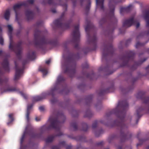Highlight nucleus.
I'll return each mask as SVG.
<instances>
[{"label":"nucleus","instance_id":"f257e3e1","mask_svg":"<svg viewBox=\"0 0 149 149\" xmlns=\"http://www.w3.org/2000/svg\"><path fill=\"white\" fill-rule=\"evenodd\" d=\"M128 107V104L127 100L119 102L115 109L112 110L106 113L105 117L107 118L113 114L117 116L119 121L116 120L114 122V126H117L120 131L121 137V141L124 142L130 139L132 136L131 133L128 131L127 124H125V113Z\"/></svg>","mask_w":149,"mask_h":149},{"label":"nucleus","instance_id":"f03ea898","mask_svg":"<svg viewBox=\"0 0 149 149\" xmlns=\"http://www.w3.org/2000/svg\"><path fill=\"white\" fill-rule=\"evenodd\" d=\"M65 117L62 113L58 114L56 117H51L49 119L50 125L47 127L46 125L42 127L40 129L41 134L33 133L31 136L33 138H40L44 132L52 128L58 132L56 135H52L49 136L46 140V143L52 142L56 136H60L63 135V133L60 131L61 124L64 122L65 120Z\"/></svg>","mask_w":149,"mask_h":149},{"label":"nucleus","instance_id":"7ed1b4c3","mask_svg":"<svg viewBox=\"0 0 149 149\" xmlns=\"http://www.w3.org/2000/svg\"><path fill=\"white\" fill-rule=\"evenodd\" d=\"M124 0H110L109 4L110 9L109 13L106 14L105 17L102 18L99 22V24L101 25L104 24H108L107 31L109 34L112 33L117 22V20L114 15L115 6Z\"/></svg>","mask_w":149,"mask_h":149},{"label":"nucleus","instance_id":"20e7f679","mask_svg":"<svg viewBox=\"0 0 149 149\" xmlns=\"http://www.w3.org/2000/svg\"><path fill=\"white\" fill-rule=\"evenodd\" d=\"M34 43L36 47L43 49L47 44L53 47L56 46L58 45V42L56 38L53 40L46 39L43 32L36 29L34 31Z\"/></svg>","mask_w":149,"mask_h":149},{"label":"nucleus","instance_id":"39448f33","mask_svg":"<svg viewBox=\"0 0 149 149\" xmlns=\"http://www.w3.org/2000/svg\"><path fill=\"white\" fill-rule=\"evenodd\" d=\"M80 58V54H70L65 59L64 65V73L71 78L73 77L76 72V62Z\"/></svg>","mask_w":149,"mask_h":149},{"label":"nucleus","instance_id":"423d86ee","mask_svg":"<svg viewBox=\"0 0 149 149\" xmlns=\"http://www.w3.org/2000/svg\"><path fill=\"white\" fill-rule=\"evenodd\" d=\"M34 0H27L19 4H17L14 6L13 9L15 13L16 19L18 20L19 16L21 11V8L22 6H24L25 9V14L27 20L32 19L34 16L33 12L31 10L30 4H33Z\"/></svg>","mask_w":149,"mask_h":149},{"label":"nucleus","instance_id":"0eeeda50","mask_svg":"<svg viewBox=\"0 0 149 149\" xmlns=\"http://www.w3.org/2000/svg\"><path fill=\"white\" fill-rule=\"evenodd\" d=\"M94 27L93 25L89 22L85 28V30L87 33V42L88 44L90 45L91 47L90 48L86 49L87 52H84L85 54L91 50H95L97 48V38L95 33H91V30H94Z\"/></svg>","mask_w":149,"mask_h":149},{"label":"nucleus","instance_id":"6e6552de","mask_svg":"<svg viewBox=\"0 0 149 149\" xmlns=\"http://www.w3.org/2000/svg\"><path fill=\"white\" fill-rule=\"evenodd\" d=\"M62 6L65 8V10L62 13L59 18L55 20L54 22V23L57 27L63 29H66L69 28L72 21L70 20L67 23H64L66 19L65 15L67 10V5L66 3H64L62 5Z\"/></svg>","mask_w":149,"mask_h":149},{"label":"nucleus","instance_id":"1a4fd4ad","mask_svg":"<svg viewBox=\"0 0 149 149\" xmlns=\"http://www.w3.org/2000/svg\"><path fill=\"white\" fill-rule=\"evenodd\" d=\"M115 51V50L111 42H108L104 45L102 53V61H107L109 58L113 55Z\"/></svg>","mask_w":149,"mask_h":149},{"label":"nucleus","instance_id":"9d476101","mask_svg":"<svg viewBox=\"0 0 149 149\" xmlns=\"http://www.w3.org/2000/svg\"><path fill=\"white\" fill-rule=\"evenodd\" d=\"M135 53L134 51H127L125 54L121 58V60L123 61L121 64V67L128 66V63L130 61H133Z\"/></svg>","mask_w":149,"mask_h":149},{"label":"nucleus","instance_id":"9b49d317","mask_svg":"<svg viewBox=\"0 0 149 149\" xmlns=\"http://www.w3.org/2000/svg\"><path fill=\"white\" fill-rule=\"evenodd\" d=\"M79 25L77 24L74 27V30L72 33L73 37V40L75 44L74 47L77 49H79L78 44L80 41V34L79 31Z\"/></svg>","mask_w":149,"mask_h":149},{"label":"nucleus","instance_id":"f8f14e48","mask_svg":"<svg viewBox=\"0 0 149 149\" xmlns=\"http://www.w3.org/2000/svg\"><path fill=\"white\" fill-rule=\"evenodd\" d=\"M57 90V86H55L49 92L43 93L41 96H37L33 97V102L41 101L45 99L48 95H51L53 96L55 92Z\"/></svg>","mask_w":149,"mask_h":149},{"label":"nucleus","instance_id":"ddd939ff","mask_svg":"<svg viewBox=\"0 0 149 149\" xmlns=\"http://www.w3.org/2000/svg\"><path fill=\"white\" fill-rule=\"evenodd\" d=\"M27 61H24L22 63V66L20 68L18 66L16 61H15V73L14 77V80L16 81L19 79L21 75L23 73L25 65L27 63Z\"/></svg>","mask_w":149,"mask_h":149},{"label":"nucleus","instance_id":"4468645a","mask_svg":"<svg viewBox=\"0 0 149 149\" xmlns=\"http://www.w3.org/2000/svg\"><path fill=\"white\" fill-rule=\"evenodd\" d=\"M135 24H136V28H138L140 26L139 23L137 22L136 20H134L133 17H131L128 19L125 20L123 22V26L129 27L132 25H134Z\"/></svg>","mask_w":149,"mask_h":149},{"label":"nucleus","instance_id":"2eb2a0df","mask_svg":"<svg viewBox=\"0 0 149 149\" xmlns=\"http://www.w3.org/2000/svg\"><path fill=\"white\" fill-rule=\"evenodd\" d=\"M145 92L143 91L139 92L136 95L137 98L140 99L143 101L146 105H147L149 111V97H146Z\"/></svg>","mask_w":149,"mask_h":149},{"label":"nucleus","instance_id":"dca6fc26","mask_svg":"<svg viewBox=\"0 0 149 149\" xmlns=\"http://www.w3.org/2000/svg\"><path fill=\"white\" fill-rule=\"evenodd\" d=\"M21 53L22 48L21 47V43L20 42H19L17 45L15 53L17 57L19 60H20L21 58Z\"/></svg>","mask_w":149,"mask_h":149},{"label":"nucleus","instance_id":"f3484780","mask_svg":"<svg viewBox=\"0 0 149 149\" xmlns=\"http://www.w3.org/2000/svg\"><path fill=\"white\" fill-rule=\"evenodd\" d=\"M1 93H3L7 92L15 91H17V88L15 87L8 86L7 88L1 87L0 88Z\"/></svg>","mask_w":149,"mask_h":149},{"label":"nucleus","instance_id":"a211bd4d","mask_svg":"<svg viewBox=\"0 0 149 149\" xmlns=\"http://www.w3.org/2000/svg\"><path fill=\"white\" fill-rule=\"evenodd\" d=\"M104 0H96V4L97 8H100V10L104 12L105 10V7L104 6Z\"/></svg>","mask_w":149,"mask_h":149},{"label":"nucleus","instance_id":"6ab92c4d","mask_svg":"<svg viewBox=\"0 0 149 149\" xmlns=\"http://www.w3.org/2000/svg\"><path fill=\"white\" fill-rule=\"evenodd\" d=\"M144 110V108H142V107L139 108L136 110V123L137 124L139 119L142 116V112Z\"/></svg>","mask_w":149,"mask_h":149},{"label":"nucleus","instance_id":"aec40b11","mask_svg":"<svg viewBox=\"0 0 149 149\" xmlns=\"http://www.w3.org/2000/svg\"><path fill=\"white\" fill-rule=\"evenodd\" d=\"M2 65L5 71L8 72L9 71V63L7 58H6L4 59L2 63Z\"/></svg>","mask_w":149,"mask_h":149},{"label":"nucleus","instance_id":"412c9836","mask_svg":"<svg viewBox=\"0 0 149 149\" xmlns=\"http://www.w3.org/2000/svg\"><path fill=\"white\" fill-rule=\"evenodd\" d=\"M132 5H130L126 7L121 8L120 10V12L121 14H123L125 13H127L130 12L131 10Z\"/></svg>","mask_w":149,"mask_h":149},{"label":"nucleus","instance_id":"4be33fe9","mask_svg":"<svg viewBox=\"0 0 149 149\" xmlns=\"http://www.w3.org/2000/svg\"><path fill=\"white\" fill-rule=\"evenodd\" d=\"M146 59V58H144L143 60L135 62L134 64L131 67V69L133 70L136 69L138 66L141 64L142 63L145 61Z\"/></svg>","mask_w":149,"mask_h":149},{"label":"nucleus","instance_id":"5701e85b","mask_svg":"<svg viewBox=\"0 0 149 149\" xmlns=\"http://www.w3.org/2000/svg\"><path fill=\"white\" fill-rule=\"evenodd\" d=\"M65 143L64 141L60 142L58 146H53L51 147V149H60L62 147L65 146Z\"/></svg>","mask_w":149,"mask_h":149},{"label":"nucleus","instance_id":"b1692460","mask_svg":"<svg viewBox=\"0 0 149 149\" xmlns=\"http://www.w3.org/2000/svg\"><path fill=\"white\" fill-rule=\"evenodd\" d=\"M144 18L146 22V26L149 27V9L146 12Z\"/></svg>","mask_w":149,"mask_h":149},{"label":"nucleus","instance_id":"393cba45","mask_svg":"<svg viewBox=\"0 0 149 149\" xmlns=\"http://www.w3.org/2000/svg\"><path fill=\"white\" fill-rule=\"evenodd\" d=\"M33 106V104H31L28 106L26 111V118L27 122L29 121V115L30 113V110Z\"/></svg>","mask_w":149,"mask_h":149},{"label":"nucleus","instance_id":"a878e982","mask_svg":"<svg viewBox=\"0 0 149 149\" xmlns=\"http://www.w3.org/2000/svg\"><path fill=\"white\" fill-rule=\"evenodd\" d=\"M100 123L104 124L105 125H106L104 122L102 120H101L99 121L97 120H95L93 123L92 125V128L93 129H94L96 128L97 126V125L98 124Z\"/></svg>","mask_w":149,"mask_h":149},{"label":"nucleus","instance_id":"bb28decb","mask_svg":"<svg viewBox=\"0 0 149 149\" xmlns=\"http://www.w3.org/2000/svg\"><path fill=\"white\" fill-rule=\"evenodd\" d=\"M36 56L35 52L33 51L31 53L30 52H29L27 55V58L30 60H33L35 59Z\"/></svg>","mask_w":149,"mask_h":149},{"label":"nucleus","instance_id":"cd10ccee","mask_svg":"<svg viewBox=\"0 0 149 149\" xmlns=\"http://www.w3.org/2000/svg\"><path fill=\"white\" fill-rule=\"evenodd\" d=\"M113 87H112L110 88H109L107 89H105V90H103L101 91L99 93V94L100 95H103L105 93L109 92H110V90L112 89H113Z\"/></svg>","mask_w":149,"mask_h":149},{"label":"nucleus","instance_id":"c85d7f7f","mask_svg":"<svg viewBox=\"0 0 149 149\" xmlns=\"http://www.w3.org/2000/svg\"><path fill=\"white\" fill-rule=\"evenodd\" d=\"M93 115V114L91 111L88 110L86 111L84 117L89 118L92 117Z\"/></svg>","mask_w":149,"mask_h":149},{"label":"nucleus","instance_id":"c756f323","mask_svg":"<svg viewBox=\"0 0 149 149\" xmlns=\"http://www.w3.org/2000/svg\"><path fill=\"white\" fill-rule=\"evenodd\" d=\"M146 35L147 36H148L149 35V30L141 33L139 36H138L136 37V40H137L139 38H141L142 36L144 35Z\"/></svg>","mask_w":149,"mask_h":149},{"label":"nucleus","instance_id":"7c9ffc66","mask_svg":"<svg viewBox=\"0 0 149 149\" xmlns=\"http://www.w3.org/2000/svg\"><path fill=\"white\" fill-rule=\"evenodd\" d=\"M39 70L43 73V75H46L47 73V69L45 67H40L39 68Z\"/></svg>","mask_w":149,"mask_h":149},{"label":"nucleus","instance_id":"2f4dec72","mask_svg":"<svg viewBox=\"0 0 149 149\" xmlns=\"http://www.w3.org/2000/svg\"><path fill=\"white\" fill-rule=\"evenodd\" d=\"M10 16V12L8 10H6L4 15V17L7 20H8Z\"/></svg>","mask_w":149,"mask_h":149},{"label":"nucleus","instance_id":"473e14b6","mask_svg":"<svg viewBox=\"0 0 149 149\" xmlns=\"http://www.w3.org/2000/svg\"><path fill=\"white\" fill-rule=\"evenodd\" d=\"M26 134V132L25 131L24 132L21 138L20 139V149H22V144L23 142V141L24 140V138L25 136V135Z\"/></svg>","mask_w":149,"mask_h":149},{"label":"nucleus","instance_id":"72a5a7b5","mask_svg":"<svg viewBox=\"0 0 149 149\" xmlns=\"http://www.w3.org/2000/svg\"><path fill=\"white\" fill-rule=\"evenodd\" d=\"M86 139V137L84 136H79L77 137V140L80 141L85 142Z\"/></svg>","mask_w":149,"mask_h":149},{"label":"nucleus","instance_id":"f704fd0d","mask_svg":"<svg viewBox=\"0 0 149 149\" xmlns=\"http://www.w3.org/2000/svg\"><path fill=\"white\" fill-rule=\"evenodd\" d=\"M83 75L84 77H85L87 78H89L90 79H92L93 77L95 76V74L93 72H92L91 74H87L86 73H84Z\"/></svg>","mask_w":149,"mask_h":149},{"label":"nucleus","instance_id":"c9c22d12","mask_svg":"<svg viewBox=\"0 0 149 149\" xmlns=\"http://www.w3.org/2000/svg\"><path fill=\"white\" fill-rule=\"evenodd\" d=\"M8 81V79L7 78H5L3 79L0 78V85H2L3 84H6Z\"/></svg>","mask_w":149,"mask_h":149},{"label":"nucleus","instance_id":"e433bc0d","mask_svg":"<svg viewBox=\"0 0 149 149\" xmlns=\"http://www.w3.org/2000/svg\"><path fill=\"white\" fill-rule=\"evenodd\" d=\"M82 128L81 130L84 131H86L88 129V126L85 123H82Z\"/></svg>","mask_w":149,"mask_h":149},{"label":"nucleus","instance_id":"4c0bfd02","mask_svg":"<svg viewBox=\"0 0 149 149\" xmlns=\"http://www.w3.org/2000/svg\"><path fill=\"white\" fill-rule=\"evenodd\" d=\"M70 125L72 127L74 130H77L78 129L77 124L76 122H74L72 123Z\"/></svg>","mask_w":149,"mask_h":149},{"label":"nucleus","instance_id":"58836bf2","mask_svg":"<svg viewBox=\"0 0 149 149\" xmlns=\"http://www.w3.org/2000/svg\"><path fill=\"white\" fill-rule=\"evenodd\" d=\"M65 80L64 78L62 76H59L57 78V82L58 84L61 82L64 81Z\"/></svg>","mask_w":149,"mask_h":149},{"label":"nucleus","instance_id":"ea45409f","mask_svg":"<svg viewBox=\"0 0 149 149\" xmlns=\"http://www.w3.org/2000/svg\"><path fill=\"white\" fill-rule=\"evenodd\" d=\"M147 42H146L145 43H140L139 42H138L136 45H135V47L136 48H138L139 47L142 46L144 45L147 43Z\"/></svg>","mask_w":149,"mask_h":149},{"label":"nucleus","instance_id":"a19ab883","mask_svg":"<svg viewBox=\"0 0 149 149\" xmlns=\"http://www.w3.org/2000/svg\"><path fill=\"white\" fill-rule=\"evenodd\" d=\"M13 113H11L8 116L10 121L8 122V125L10 124L14 120V118L13 117Z\"/></svg>","mask_w":149,"mask_h":149},{"label":"nucleus","instance_id":"79ce46f5","mask_svg":"<svg viewBox=\"0 0 149 149\" xmlns=\"http://www.w3.org/2000/svg\"><path fill=\"white\" fill-rule=\"evenodd\" d=\"M103 132V131L101 129V130L96 132H95V135L96 137H98Z\"/></svg>","mask_w":149,"mask_h":149},{"label":"nucleus","instance_id":"37998d69","mask_svg":"<svg viewBox=\"0 0 149 149\" xmlns=\"http://www.w3.org/2000/svg\"><path fill=\"white\" fill-rule=\"evenodd\" d=\"M93 95H90L88 96L86 98V101L88 102L89 103H90L92 101L93 98Z\"/></svg>","mask_w":149,"mask_h":149},{"label":"nucleus","instance_id":"c03bdc74","mask_svg":"<svg viewBox=\"0 0 149 149\" xmlns=\"http://www.w3.org/2000/svg\"><path fill=\"white\" fill-rule=\"evenodd\" d=\"M7 27L8 29V33L10 34V35L12 34V32L13 30V29L12 26L10 25L7 26Z\"/></svg>","mask_w":149,"mask_h":149},{"label":"nucleus","instance_id":"a18cd8bd","mask_svg":"<svg viewBox=\"0 0 149 149\" xmlns=\"http://www.w3.org/2000/svg\"><path fill=\"white\" fill-rule=\"evenodd\" d=\"M116 136L115 135H113L111 136H110L108 139V141L109 143H110L111 141L114 139L116 138Z\"/></svg>","mask_w":149,"mask_h":149},{"label":"nucleus","instance_id":"49530a36","mask_svg":"<svg viewBox=\"0 0 149 149\" xmlns=\"http://www.w3.org/2000/svg\"><path fill=\"white\" fill-rule=\"evenodd\" d=\"M11 39V38H10ZM9 49L12 51H14V47L13 45V41L11 39H10V42L9 46Z\"/></svg>","mask_w":149,"mask_h":149},{"label":"nucleus","instance_id":"de8ad7c7","mask_svg":"<svg viewBox=\"0 0 149 149\" xmlns=\"http://www.w3.org/2000/svg\"><path fill=\"white\" fill-rule=\"evenodd\" d=\"M88 0V4L87 5H86V10H88L89 9V8L90 7L91 4V1L90 0Z\"/></svg>","mask_w":149,"mask_h":149},{"label":"nucleus","instance_id":"09e8293b","mask_svg":"<svg viewBox=\"0 0 149 149\" xmlns=\"http://www.w3.org/2000/svg\"><path fill=\"white\" fill-rule=\"evenodd\" d=\"M104 144V142L101 141L96 143V146H102Z\"/></svg>","mask_w":149,"mask_h":149},{"label":"nucleus","instance_id":"8fccbe9b","mask_svg":"<svg viewBox=\"0 0 149 149\" xmlns=\"http://www.w3.org/2000/svg\"><path fill=\"white\" fill-rule=\"evenodd\" d=\"M48 3L49 4H52L54 6H56L57 5L54 2L53 0H48Z\"/></svg>","mask_w":149,"mask_h":149},{"label":"nucleus","instance_id":"3c124183","mask_svg":"<svg viewBox=\"0 0 149 149\" xmlns=\"http://www.w3.org/2000/svg\"><path fill=\"white\" fill-rule=\"evenodd\" d=\"M82 67L83 69L87 68L88 67V65L87 63H85L82 65Z\"/></svg>","mask_w":149,"mask_h":149},{"label":"nucleus","instance_id":"603ef678","mask_svg":"<svg viewBox=\"0 0 149 149\" xmlns=\"http://www.w3.org/2000/svg\"><path fill=\"white\" fill-rule=\"evenodd\" d=\"M21 95L24 97L25 99H27L28 98L27 95L26 94H24L22 92L20 93Z\"/></svg>","mask_w":149,"mask_h":149},{"label":"nucleus","instance_id":"864d4df0","mask_svg":"<svg viewBox=\"0 0 149 149\" xmlns=\"http://www.w3.org/2000/svg\"><path fill=\"white\" fill-rule=\"evenodd\" d=\"M57 99L56 98H53L50 100L52 104H54L57 102Z\"/></svg>","mask_w":149,"mask_h":149},{"label":"nucleus","instance_id":"5fc2aeb1","mask_svg":"<svg viewBox=\"0 0 149 149\" xmlns=\"http://www.w3.org/2000/svg\"><path fill=\"white\" fill-rule=\"evenodd\" d=\"M3 39L2 37L1 36L0 37V44L1 45H3Z\"/></svg>","mask_w":149,"mask_h":149},{"label":"nucleus","instance_id":"6e6d98bb","mask_svg":"<svg viewBox=\"0 0 149 149\" xmlns=\"http://www.w3.org/2000/svg\"><path fill=\"white\" fill-rule=\"evenodd\" d=\"M41 24V22H37L36 25L37 27H38Z\"/></svg>","mask_w":149,"mask_h":149},{"label":"nucleus","instance_id":"4d7b16f0","mask_svg":"<svg viewBox=\"0 0 149 149\" xmlns=\"http://www.w3.org/2000/svg\"><path fill=\"white\" fill-rule=\"evenodd\" d=\"M39 109L41 111H43L44 110V108L43 106H40L39 107Z\"/></svg>","mask_w":149,"mask_h":149},{"label":"nucleus","instance_id":"13d9d810","mask_svg":"<svg viewBox=\"0 0 149 149\" xmlns=\"http://www.w3.org/2000/svg\"><path fill=\"white\" fill-rule=\"evenodd\" d=\"M145 70L147 73L149 72V65L146 68Z\"/></svg>","mask_w":149,"mask_h":149},{"label":"nucleus","instance_id":"bf43d9fd","mask_svg":"<svg viewBox=\"0 0 149 149\" xmlns=\"http://www.w3.org/2000/svg\"><path fill=\"white\" fill-rule=\"evenodd\" d=\"M35 120L36 121H38L40 120L41 118L40 117H36Z\"/></svg>","mask_w":149,"mask_h":149},{"label":"nucleus","instance_id":"052dcab7","mask_svg":"<svg viewBox=\"0 0 149 149\" xmlns=\"http://www.w3.org/2000/svg\"><path fill=\"white\" fill-rule=\"evenodd\" d=\"M66 149H71L72 146L70 145H69L66 146Z\"/></svg>","mask_w":149,"mask_h":149},{"label":"nucleus","instance_id":"680f3d73","mask_svg":"<svg viewBox=\"0 0 149 149\" xmlns=\"http://www.w3.org/2000/svg\"><path fill=\"white\" fill-rule=\"evenodd\" d=\"M51 11L53 13H55L56 12V10L55 9H52Z\"/></svg>","mask_w":149,"mask_h":149},{"label":"nucleus","instance_id":"e2e57ef3","mask_svg":"<svg viewBox=\"0 0 149 149\" xmlns=\"http://www.w3.org/2000/svg\"><path fill=\"white\" fill-rule=\"evenodd\" d=\"M50 60H48L46 61V63L47 64H48L50 63Z\"/></svg>","mask_w":149,"mask_h":149},{"label":"nucleus","instance_id":"0e129e2a","mask_svg":"<svg viewBox=\"0 0 149 149\" xmlns=\"http://www.w3.org/2000/svg\"><path fill=\"white\" fill-rule=\"evenodd\" d=\"M67 51H68V49L67 47H65L64 51V53H65L66 52H67Z\"/></svg>","mask_w":149,"mask_h":149},{"label":"nucleus","instance_id":"69168bd1","mask_svg":"<svg viewBox=\"0 0 149 149\" xmlns=\"http://www.w3.org/2000/svg\"><path fill=\"white\" fill-rule=\"evenodd\" d=\"M101 105V103L100 102H98L97 104L95 105V107H97L98 106H100Z\"/></svg>","mask_w":149,"mask_h":149},{"label":"nucleus","instance_id":"338daca9","mask_svg":"<svg viewBox=\"0 0 149 149\" xmlns=\"http://www.w3.org/2000/svg\"><path fill=\"white\" fill-rule=\"evenodd\" d=\"M131 41V39H129L127 40L126 41L127 43L128 42H130Z\"/></svg>","mask_w":149,"mask_h":149},{"label":"nucleus","instance_id":"774afa93","mask_svg":"<svg viewBox=\"0 0 149 149\" xmlns=\"http://www.w3.org/2000/svg\"><path fill=\"white\" fill-rule=\"evenodd\" d=\"M105 69V68H102V67H100L99 68V70L100 71L101 70H104Z\"/></svg>","mask_w":149,"mask_h":149}]
</instances>
